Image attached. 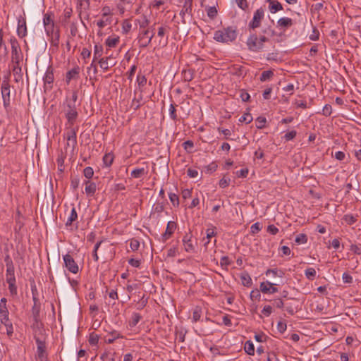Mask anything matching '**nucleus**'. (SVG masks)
<instances>
[{
	"instance_id": "obj_13",
	"label": "nucleus",
	"mask_w": 361,
	"mask_h": 361,
	"mask_svg": "<svg viewBox=\"0 0 361 361\" xmlns=\"http://www.w3.org/2000/svg\"><path fill=\"white\" fill-rule=\"evenodd\" d=\"M54 72L51 67H48L46 71L45 75L43 78L45 88H51L52 83L54 82Z\"/></svg>"
},
{
	"instance_id": "obj_61",
	"label": "nucleus",
	"mask_w": 361,
	"mask_h": 361,
	"mask_svg": "<svg viewBox=\"0 0 361 361\" xmlns=\"http://www.w3.org/2000/svg\"><path fill=\"white\" fill-rule=\"evenodd\" d=\"M248 169H242L238 171H236V176L239 178H245L248 174Z\"/></svg>"
},
{
	"instance_id": "obj_1",
	"label": "nucleus",
	"mask_w": 361,
	"mask_h": 361,
	"mask_svg": "<svg viewBox=\"0 0 361 361\" xmlns=\"http://www.w3.org/2000/svg\"><path fill=\"white\" fill-rule=\"evenodd\" d=\"M78 99V93L73 91L70 97L67 96L61 104V113L66 118L65 124L67 130L66 135H76L77 134V120L78 117V106L76 102Z\"/></svg>"
},
{
	"instance_id": "obj_38",
	"label": "nucleus",
	"mask_w": 361,
	"mask_h": 361,
	"mask_svg": "<svg viewBox=\"0 0 361 361\" xmlns=\"http://www.w3.org/2000/svg\"><path fill=\"white\" fill-rule=\"evenodd\" d=\"M274 76V72L271 70L264 71L260 75V81L264 82L267 80H269Z\"/></svg>"
},
{
	"instance_id": "obj_63",
	"label": "nucleus",
	"mask_w": 361,
	"mask_h": 361,
	"mask_svg": "<svg viewBox=\"0 0 361 361\" xmlns=\"http://www.w3.org/2000/svg\"><path fill=\"white\" fill-rule=\"evenodd\" d=\"M4 326L6 329V334L8 335V337H11L13 334V326L12 322L7 324H6V325Z\"/></svg>"
},
{
	"instance_id": "obj_19",
	"label": "nucleus",
	"mask_w": 361,
	"mask_h": 361,
	"mask_svg": "<svg viewBox=\"0 0 361 361\" xmlns=\"http://www.w3.org/2000/svg\"><path fill=\"white\" fill-rule=\"evenodd\" d=\"M267 1L269 4V10L272 13H275L283 9L281 4L276 0H267Z\"/></svg>"
},
{
	"instance_id": "obj_8",
	"label": "nucleus",
	"mask_w": 361,
	"mask_h": 361,
	"mask_svg": "<svg viewBox=\"0 0 361 361\" xmlns=\"http://www.w3.org/2000/svg\"><path fill=\"white\" fill-rule=\"evenodd\" d=\"M64 267L72 274H76L79 271V267L73 256L66 254L63 256Z\"/></svg>"
},
{
	"instance_id": "obj_44",
	"label": "nucleus",
	"mask_w": 361,
	"mask_h": 361,
	"mask_svg": "<svg viewBox=\"0 0 361 361\" xmlns=\"http://www.w3.org/2000/svg\"><path fill=\"white\" fill-rule=\"evenodd\" d=\"M169 200H170L171 202L172 203V204L174 207H178V205H179L178 196L175 193L170 192L169 195Z\"/></svg>"
},
{
	"instance_id": "obj_35",
	"label": "nucleus",
	"mask_w": 361,
	"mask_h": 361,
	"mask_svg": "<svg viewBox=\"0 0 361 361\" xmlns=\"http://www.w3.org/2000/svg\"><path fill=\"white\" fill-rule=\"evenodd\" d=\"M119 42V37H109L106 39V44L110 48L115 47Z\"/></svg>"
},
{
	"instance_id": "obj_24",
	"label": "nucleus",
	"mask_w": 361,
	"mask_h": 361,
	"mask_svg": "<svg viewBox=\"0 0 361 361\" xmlns=\"http://www.w3.org/2000/svg\"><path fill=\"white\" fill-rule=\"evenodd\" d=\"M240 280H241L242 284L244 286L250 287L252 284V279H251L250 274L246 271H245L240 274Z\"/></svg>"
},
{
	"instance_id": "obj_42",
	"label": "nucleus",
	"mask_w": 361,
	"mask_h": 361,
	"mask_svg": "<svg viewBox=\"0 0 361 361\" xmlns=\"http://www.w3.org/2000/svg\"><path fill=\"white\" fill-rule=\"evenodd\" d=\"M76 137H67L66 139L67 147H71L72 151L74 150V148L77 144Z\"/></svg>"
},
{
	"instance_id": "obj_50",
	"label": "nucleus",
	"mask_w": 361,
	"mask_h": 361,
	"mask_svg": "<svg viewBox=\"0 0 361 361\" xmlns=\"http://www.w3.org/2000/svg\"><path fill=\"white\" fill-rule=\"evenodd\" d=\"M142 95H140L139 99L134 98L132 100L130 107L133 108L135 111L138 109L140 106V100L142 99Z\"/></svg>"
},
{
	"instance_id": "obj_12",
	"label": "nucleus",
	"mask_w": 361,
	"mask_h": 361,
	"mask_svg": "<svg viewBox=\"0 0 361 361\" xmlns=\"http://www.w3.org/2000/svg\"><path fill=\"white\" fill-rule=\"evenodd\" d=\"M177 224L176 222L170 221L167 224V226L166 228V231L164 234L161 235V240L163 242H166L167 240H169L173 233H174L176 228Z\"/></svg>"
},
{
	"instance_id": "obj_60",
	"label": "nucleus",
	"mask_w": 361,
	"mask_h": 361,
	"mask_svg": "<svg viewBox=\"0 0 361 361\" xmlns=\"http://www.w3.org/2000/svg\"><path fill=\"white\" fill-rule=\"evenodd\" d=\"M230 181V178H226L224 177L219 180V186L222 188H225L229 185Z\"/></svg>"
},
{
	"instance_id": "obj_6",
	"label": "nucleus",
	"mask_w": 361,
	"mask_h": 361,
	"mask_svg": "<svg viewBox=\"0 0 361 361\" xmlns=\"http://www.w3.org/2000/svg\"><path fill=\"white\" fill-rule=\"evenodd\" d=\"M11 60L13 64L20 63L22 60V52L17 39L14 37L11 38Z\"/></svg>"
},
{
	"instance_id": "obj_20",
	"label": "nucleus",
	"mask_w": 361,
	"mask_h": 361,
	"mask_svg": "<svg viewBox=\"0 0 361 361\" xmlns=\"http://www.w3.org/2000/svg\"><path fill=\"white\" fill-rule=\"evenodd\" d=\"M85 193L87 194V195L93 196L97 190L96 183L91 182L90 180H85Z\"/></svg>"
},
{
	"instance_id": "obj_52",
	"label": "nucleus",
	"mask_w": 361,
	"mask_h": 361,
	"mask_svg": "<svg viewBox=\"0 0 361 361\" xmlns=\"http://www.w3.org/2000/svg\"><path fill=\"white\" fill-rule=\"evenodd\" d=\"M238 6L243 11L248 8V3L247 0H235Z\"/></svg>"
},
{
	"instance_id": "obj_11",
	"label": "nucleus",
	"mask_w": 361,
	"mask_h": 361,
	"mask_svg": "<svg viewBox=\"0 0 361 361\" xmlns=\"http://www.w3.org/2000/svg\"><path fill=\"white\" fill-rule=\"evenodd\" d=\"M98 63L104 71H108L116 64V61L111 56L101 58Z\"/></svg>"
},
{
	"instance_id": "obj_31",
	"label": "nucleus",
	"mask_w": 361,
	"mask_h": 361,
	"mask_svg": "<svg viewBox=\"0 0 361 361\" xmlns=\"http://www.w3.org/2000/svg\"><path fill=\"white\" fill-rule=\"evenodd\" d=\"M202 308L200 307H195L192 312V322H197L199 321L202 316Z\"/></svg>"
},
{
	"instance_id": "obj_39",
	"label": "nucleus",
	"mask_w": 361,
	"mask_h": 361,
	"mask_svg": "<svg viewBox=\"0 0 361 361\" xmlns=\"http://www.w3.org/2000/svg\"><path fill=\"white\" fill-rule=\"evenodd\" d=\"M132 28V24L128 19L124 20L122 23V32L124 34H128Z\"/></svg>"
},
{
	"instance_id": "obj_41",
	"label": "nucleus",
	"mask_w": 361,
	"mask_h": 361,
	"mask_svg": "<svg viewBox=\"0 0 361 361\" xmlns=\"http://www.w3.org/2000/svg\"><path fill=\"white\" fill-rule=\"evenodd\" d=\"M169 116L170 118L174 121H176L178 120L177 114H176V109L175 107V105L173 104H171L169 106Z\"/></svg>"
},
{
	"instance_id": "obj_48",
	"label": "nucleus",
	"mask_w": 361,
	"mask_h": 361,
	"mask_svg": "<svg viewBox=\"0 0 361 361\" xmlns=\"http://www.w3.org/2000/svg\"><path fill=\"white\" fill-rule=\"evenodd\" d=\"M164 204L163 203L157 202L155 204H154L152 207V212L154 213L160 214L164 211Z\"/></svg>"
},
{
	"instance_id": "obj_22",
	"label": "nucleus",
	"mask_w": 361,
	"mask_h": 361,
	"mask_svg": "<svg viewBox=\"0 0 361 361\" xmlns=\"http://www.w3.org/2000/svg\"><path fill=\"white\" fill-rule=\"evenodd\" d=\"M148 171L145 168H137L131 171V176L134 178H140L147 175Z\"/></svg>"
},
{
	"instance_id": "obj_64",
	"label": "nucleus",
	"mask_w": 361,
	"mask_h": 361,
	"mask_svg": "<svg viewBox=\"0 0 361 361\" xmlns=\"http://www.w3.org/2000/svg\"><path fill=\"white\" fill-rule=\"evenodd\" d=\"M187 174L190 178H196L198 176V171L196 169H188L187 170Z\"/></svg>"
},
{
	"instance_id": "obj_36",
	"label": "nucleus",
	"mask_w": 361,
	"mask_h": 361,
	"mask_svg": "<svg viewBox=\"0 0 361 361\" xmlns=\"http://www.w3.org/2000/svg\"><path fill=\"white\" fill-rule=\"evenodd\" d=\"M78 219V214L75 207H73L71 212V214L68 216L67 221L66 223V226H70L72 224L73 221H75Z\"/></svg>"
},
{
	"instance_id": "obj_21",
	"label": "nucleus",
	"mask_w": 361,
	"mask_h": 361,
	"mask_svg": "<svg viewBox=\"0 0 361 361\" xmlns=\"http://www.w3.org/2000/svg\"><path fill=\"white\" fill-rule=\"evenodd\" d=\"M278 26L281 28H288L293 25V21L291 18L284 17L279 19L277 22Z\"/></svg>"
},
{
	"instance_id": "obj_10",
	"label": "nucleus",
	"mask_w": 361,
	"mask_h": 361,
	"mask_svg": "<svg viewBox=\"0 0 361 361\" xmlns=\"http://www.w3.org/2000/svg\"><path fill=\"white\" fill-rule=\"evenodd\" d=\"M37 344V353L39 361H43L47 358L46 353V343L44 341L39 339V338H35Z\"/></svg>"
},
{
	"instance_id": "obj_34",
	"label": "nucleus",
	"mask_w": 361,
	"mask_h": 361,
	"mask_svg": "<svg viewBox=\"0 0 361 361\" xmlns=\"http://www.w3.org/2000/svg\"><path fill=\"white\" fill-rule=\"evenodd\" d=\"M317 272L313 267H308L305 271L306 278L310 281H313L316 276Z\"/></svg>"
},
{
	"instance_id": "obj_47",
	"label": "nucleus",
	"mask_w": 361,
	"mask_h": 361,
	"mask_svg": "<svg viewBox=\"0 0 361 361\" xmlns=\"http://www.w3.org/2000/svg\"><path fill=\"white\" fill-rule=\"evenodd\" d=\"M207 13L209 18L214 19L217 15V9L215 6H211L207 10Z\"/></svg>"
},
{
	"instance_id": "obj_57",
	"label": "nucleus",
	"mask_w": 361,
	"mask_h": 361,
	"mask_svg": "<svg viewBox=\"0 0 361 361\" xmlns=\"http://www.w3.org/2000/svg\"><path fill=\"white\" fill-rule=\"evenodd\" d=\"M165 3L166 0H153L151 3V6L156 9H159L160 6L164 5Z\"/></svg>"
},
{
	"instance_id": "obj_45",
	"label": "nucleus",
	"mask_w": 361,
	"mask_h": 361,
	"mask_svg": "<svg viewBox=\"0 0 361 361\" xmlns=\"http://www.w3.org/2000/svg\"><path fill=\"white\" fill-rule=\"evenodd\" d=\"M252 121V116L248 112L244 113L243 115L239 118V121L240 122H245L246 123H249Z\"/></svg>"
},
{
	"instance_id": "obj_14",
	"label": "nucleus",
	"mask_w": 361,
	"mask_h": 361,
	"mask_svg": "<svg viewBox=\"0 0 361 361\" xmlns=\"http://www.w3.org/2000/svg\"><path fill=\"white\" fill-rule=\"evenodd\" d=\"M192 235L190 234H185L183 238V244L184 249L188 252H193L195 251V245L192 242Z\"/></svg>"
},
{
	"instance_id": "obj_53",
	"label": "nucleus",
	"mask_w": 361,
	"mask_h": 361,
	"mask_svg": "<svg viewBox=\"0 0 361 361\" xmlns=\"http://www.w3.org/2000/svg\"><path fill=\"white\" fill-rule=\"evenodd\" d=\"M272 312L273 309L272 307L270 305H265L262 310V313L264 314V316L267 317H269Z\"/></svg>"
},
{
	"instance_id": "obj_7",
	"label": "nucleus",
	"mask_w": 361,
	"mask_h": 361,
	"mask_svg": "<svg viewBox=\"0 0 361 361\" xmlns=\"http://www.w3.org/2000/svg\"><path fill=\"white\" fill-rule=\"evenodd\" d=\"M264 17V10L262 7L257 9L253 15L252 19L248 24L249 29L255 30L261 25L262 20Z\"/></svg>"
},
{
	"instance_id": "obj_17",
	"label": "nucleus",
	"mask_w": 361,
	"mask_h": 361,
	"mask_svg": "<svg viewBox=\"0 0 361 361\" xmlns=\"http://www.w3.org/2000/svg\"><path fill=\"white\" fill-rule=\"evenodd\" d=\"M80 68L75 66L71 70L68 71L66 75V82L69 84L71 80H77L79 77Z\"/></svg>"
},
{
	"instance_id": "obj_5",
	"label": "nucleus",
	"mask_w": 361,
	"mask_h": 361,
	"mask_svg": "<svg viewBox=\"0 0 361 361\" xmlns=\"http://www.w3.org/2000/svg\"><path fill=\"white\" fill-rule=\"evenodd\" d=\"M180 6L182 7L179 15L181 18V22L186 24L192 19V0H179Z\"/></svg>"
},
{
	"instance_id": "obj_62",
	"label": "nucleus",
	"mask_w": 361,
	"mask_h": 361,
	"mask_svg": "<svg viewBox=\"0 0 361 361\" xmlns=\"http://www.w3.org/2000/svg\"><path fill=\"white\" fill-rule=\"evenodd\" d=\"M287 328V325L285 322H279L277 324V330L279 332L283 334Z\"/></svg>"
},
{
	"instance_id": "obj_40",
	"label": "nucleus",
	"mask_w": 361,
	"mask_h": 361,
	"mask_svg": "<svg viewBox=\"0 0 361 361\" xmlns=\"http://www.w3.org/2000/svg\"><path fill=\"white\" fill-rule=\"evenodd\" d=\"M295 242L298 245L306 243L307 242V235L304 233L298 234L295 239Z\"/></svg>"
},
{
	"instance_id": "obj_56",
	"label": "nucleus",
	"mask_w": 361,
	"mask_h": 361,
	"mask_svg": "<svg viewBox=\"0 0 361 361\" xmlns=\"http://www.w3.org/2000/svg\"><path fill=\"white\" fill-rule=\"evenodd\" d=\"M272 305L274 307L276 308H283L284 303L283 300L281 298H276L273 300H271Z\"/></svg>"
},
{
	"instance_id": "obj_49",
	"label": "nucleus",
	"mask_w": 361,
	"mask_h": 361,
	"mask_svg": "<svg viewBox=\"0 0 361 361\" xmlns=\"http://www.w3.org/2000/svg\"><path fill=\"white\" fill-rule=\"evenodd\" d=\"M83 174L85 178L88 179L91 178L94 175L93 169L90 166L85 167L83 170Z\"/></svg>"
},
{
	"instance_id": "obj_28",
	"label": "nucleus",
	"mask_w": 361,
	"mask_h": 361,
	"mask_svg": "<svg viewBox=\"0 0 361 361\" xmlns=\"http://www.w3.org/2000/svg\"><path fill=\"white\" fill-rule=\"evenodd\" d=\"M103 54V47L100 44H95L94 47V61L100 59Z\"/></svg>"
},
{
	"instance_id": "obj_30",
	"label": "nucleus",
	"mask_w": 361,
	"mask_h": 361,
	"mask_svg": "<svg viewBox=\"0 0 361 361\" xmlns=\"http://www.w3.org/2000/svg\"><path fill=\"white\" fill-rule=\"evenodd\" d=\"M244 350L249 355H255V347L253 343L251 341H247L244 345Z\"/></svg>"
},
{
	"instance_id": "obj_9",
	"label": "nucleus",
	"mask_w": 361,
	"mask_h": 361,
	"mask_svg": "<svg viewBox=\"0 0 361 361\" xmlns=\"http://www.w3.org/2000/svg\"><path fill=\"white\" fill-rule=\"evenodd\" d=\"M246 44L248 49L251 51L257 52L263 49L256 34H251L248 37Z\"/></svg>"
},
{
	"instance_id": "obj_15",
	"label": "nucleus",
	"mask_w": 361,
	"mask_h": 361,
	"mask_svg": "<svg viewBox=\"0 0 361 361\" xmlns=\"http://www.w3.org/2000/svg\"><path fill=\"white\" fill-rule=\"evenodd\" d=\"M260 290L263 293H275L278 292V289L274 286V283L269 281L262 282L260 283Z\"/></svg>"
},
{
	"instance_id": "obj_3",
	"label": "nucleus",
	"mask_w": 361,
	"mask_h": 361,
	"mask_svg": "<svg viewBox=\"0 0 361 361\" xmlns=\"http://www.w3.org/2000/svg\"><path fill=\"white\" fill-rule=\"evenodd\" d=\"M237 37V31L235 28L233 27H228L227 28L216 30L214 34V39L223 43H228L235 39Z\"/></svg>"
},
{
	"instance_id": "obj_27",
	"label": "nucleus",
	"mask_w": 361,
	"mask_h": 361,
	"mask_svg": "<svg viewBox=\"0 0 361 361\" xmlns=\"http://www.w3.org/2000/svg\"><path fill=\"white\" fill-rule=\"evenodd\" d=\"M10 276H15V268L12 261L9 259V257H8V260L6 261V277Z\"/></svg>"
},
{
	"instance_id": "obj_55",
	"label": "nucleus",
	"mask_w": 361,
	"mask_h": 361,
	"mask_svg": "<svg viewBox=\"0 0 361 361\" xmlns=\"http://www.w3.org/2000/svg\"><path fill=\"white\" fill-rule=\"evenodd\" d=\"M262 227L260 226V224L259 222H256L254 224H252L250 227V232L252 234L257 233L260 230Z\"/></svg>"
},
{
	"instance_id": "obj_54",
	"label": "nucleus",
	"mask_w": 361,
	"mask_h": 361,
	"mask_svg": "<svg viewBox=\"0 0 361 361\" xmlns=\"http://www.w3.org/2000/svg\"><path fill=\"white\" fill-rule=\"evenodd\" d=\"M137 82L140 87H143L147 83V78L143 75H137Z\"/></svg>"
},
{
	"instance_id": "obj_29",
	"label": "nucleus",
	"mask_w": 361,
	"mask_h": 361,
	"mask_svg": "<svg viewBox=\"0 0 361 361\" xmlns=\"http://www.w3.org/2000/svg\"><path fill=\"white\" fill-rule=\"evenodd\" d=\"M122 338H123V336L119 332L113 331L110 333V337L106 340V343L111 344L113 343L115 340Z\"/></svg>"
},
{
	"instance_id": "obj_2",
	"label": "nucleus",
	"mask_w": 361,
	"mask_h": 361,
	"mask_svg": "<svg viewBox=\"0 0 361 361\" xmlns=\"http://www.w3.org/2000/svg\"><path fill=\"white\" fill-rule=\"evenodd\" d=\"M43 25L47 35L49 37L51 44L58 47L60 39L59 27L55 25L54 16L51 12L44 14Z\"/></svg>"
},
{
	"instance_id": "obj_58",
	"label": "nucleus",
	"mask_w": 361,
	"mask_h": 361,
	"mask_svg": "<svg viewBox=\"0 0 361 361\" xmlns=\"http://www.w3.org/2000/svg\"><path fill=\"white\" fill-rule=\"evenodd\" d=\"M332 113V107L330 104H326L322 109L323 115L329 116Z\"/></svg>"
},
{
	"instance_id": "obj_51",
	"label": "nucleus",
	"mask_w": 361,
	"mask_h": 361,
	"mask_svg": "<svg viewBox=\"0 0 361 361\" xmlns=\"http://www.w3.org/2000/svg\"><path fill=\"white\" fill-rule=\"evenodd\" d=\"M265 123L266 118L264 117L259 116L255 120V125L257 128H262L265 126Z\"/></svg>"
},
{
	"instance_id": "obj_43",
	"label": "nucleus",
	"mask_w": 361,
	"mask_h": 361,
	"mask_svg": "<svg viewBox=\"0 0 361 361\" xmlns=\"http://www.w3.org/2000/svg\"><path fill=\"white\" fill-rule=\"evenodd\" d=\"M129 245H130V248L131 249L132 251H136L140 247V241L137 239L132 238L130 240Z\"/></svg>"
},
{
	"instance_id": "obj_4",
	"label": "nucleus",
	"mask_w": 361,
	"mask_h": 361,
	"mask_svg": "<svg viewBox=\"0 0 361 361\" xmlns=\"http://www.w3.org/2000/svg\"><path fill=\"white\" fill-rule=\"evenodd\" d=\"M154 36V27H150L146 30L139 31L137 39L140 48L147 47L152 42Z\"/></svg>"
},
{
	"instance_id": "obj_25",
	"label": "nucleus",
	"mask_w": 361,
	"mask_h": 361,
	"mask_svg": "<svg viewBox=\"0 0 361 361\" xmlns=\"http://www.w3.org/2000/svg\"><path fill=\"white\" fill-rule=\"evenodd\" d=\"M6 302L7 300L5 298L0 300V317L9 315Z\"/></svg>"
},
{
	"instance_id": "obj_33",
	"label": "nucleus",
	"mask_w": 361,
	"mask_h": 361,
	"mask_svg": "<svg viewBox=\"0 0 361 361\" xmlns=\"http://www.w3.org/2000/svg\"><path fill=\"white\" fill-rule=\"evenodd\" d=\"M114 154L112 153H106L103 157L104 165L106 167H109L114 161Z\"/></svg>"
},
{
	"instance_id": "obj_59",
	"label": "nucleus",
	"mask_w": 361,
	"mask_h": 361,
	"mask_svg": "<svg viewBox=\"0 0 361 361\" xmlns=\"http://www.w3.org/2000/svg\"><path fill=\"white\" fill-rule=\"evenodd\" d=\"M99 341V336L94 334H91L90 336L89 342L92 345H95L97 344Z\"/></svg>"
},
{
	"instance_id": "obj_37",
	"label": "nucleus",
	"mask_w": 361,
	"mask_h": 361,
	"mask_svg": "<svg viewBox=\"0 0 361 361\" xmlns=\"http://www.w3.org/2000/svg\"><path fill=\"white\" fill-rule=\"evenodd\" d=\"M141 318H142V317L140 316V314L139 313L134 312L132 314L130 321L129 322L130 326H131V327L135 326L138 324V322L140 321Z\"/></svg>"
},
{
	"instance_id": "obj_26",
	"label": "nucleus",
	"mask_w": 361,
	"mask_h": 361,
	"mask_svg": "<svg viewBox=\"0 0 361 361\" xmlns=\"http://www.w3.org/2000/svg\"><path fill=\"white\" fill-rule=\"evenodd\" d=\"M135 22V24L139 25V31L147 29V27L149 24V20L145 16H143L141 19H136Z\"/></svg>"
},
{
	"instance_id": "obj_16",
	"label": "nucleus",
	"mask_w": 361,
	"mask_h": 361,
	"mask_svg": "<svg viewBox=\"0 0 361 361\" xmlns=\"http://www.w3.org/2000/svg\"><path fill=\"white\" fill-rule=\"evenodd\" d=\"M1 94L5 106L10 103V86L8 83L4 82L1 85Z\"/></svg>"
},
{
	"instance_id": "obj_46",
	"label": "nucleus",
	"mask_w": 361,
	"mask_h": 361,
	"mask_svg": "<svg viewBox=\"0 0 361 361\" xmlns=\"http://www.w3.org/2000/svg\"><path fill=\"white\" fill-rule=\"evenodd\" d=\"M183 146L185 150H186L188 153H191L194 147V144L192 141L187 140L183 143Z\"/></svg>"
},
{
	"instance_id": "obj_23",
	"label": "nucleus",
	"mask_w": 361,
	"mask_h": 361,
	"mask_svg": "<svg viewBox=\"0 0 361 361\" xmlns=\"http://www.w3.org/2000/svg\"><path fill=\"white\" fill-rule=\"evenodd\" d=\"M13 73L15 77V81L19 82L20 80H22L23 78V73H22V68L20 65V63L14 64L13 68Z\"/></svg>"
},
{
	"instance_id": "obj_18",
	"label": "nucleus",
	"mask_w": 361,
	"mask_h": 361,
	"mask_svg": "<svg viewBox=\"0 0 361 361\" xmlns=\"http://www.w3.org/2000/svg\"><path fill=\"white\" fill-rule=\"evenodd\" d=\"M17 33L21 38L24 37L27 35L26 22L23 18L18 19Z\"/></svg>"
},
{
	"instance_id": "obj_32",
	"label": "nucleus",
	"mask_w": 361,
	"mask_h": 361,
	"mask_svg": "<svg viewBox=\"0 0 361 361\" xmlns=\"http://www.w3.org/2000/svg\"><path fill=\"white\" fill-rule=\"evenodd\" d=\"M66 156L61 152L57 157L56 163L58 165V169L59 171L63 172L64 171V160H65Z\"/></svg>"
}]
</instances>
